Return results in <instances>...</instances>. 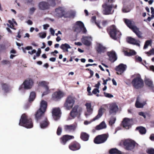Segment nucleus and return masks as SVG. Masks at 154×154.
<instances>
[{
  "label": "nucleus",
  "instance_id": "obj_1",
  "mask_svg": "<svg viewBox=\"0 0 154 154\" xmlns=\"http://www.w3.org/2000/svg\"><path fill=\"white\" fill-rule=\"evenodd\" d=\"M47 106V102L45 101L42 100L40 103V108L37 110L35 114V119L37 121L41 120L40 123V126L42 128H47L50 124L47 117L45 116Z\"/></svg>",
  "mask_w": 154,
  "mask_h": 154
},
{
  "label": "nucleus",
  "instance_id": "obj_2",
  "mask_svg": "<svg viewBox=\"0 0 154 154\" xmlns=\"http://www.w3.org/2000/svg\"><path fill=\"white\" fill-rule=\"evenodd\" d=\"M107 30L111 38L114 40L119 38L122 35L121 32L114 25H112L109 27Z\"/></svg>",
  "mask_w": 154,
  "mask_h": 154
},
{
  "label": "nucleus",
  "instance_id": "obj_3",
  "mask_svg": "<svg viewBox=\"0 0 154 154\" xmlns=\"http://www.w3.org/2000/svg\"><path fill=\"white\" fill-rule=\"evenodd\" d=\"M19 125L27 128H31L33 126L32 119L29 118L28 116L25 113L21 116Z\"/></svg>",
  "mask_w": 154,
  "mask_h": 154
},
{
  "label": "nucleus",
  "instance_id": "obj_4",
  "mask_svg": "<svg viewBox=\"0 0 154 154\" xmlns=\"http://www.w3.org/2000/svg\"><path fill=\"white\" fill-rule=\"evenodd\" d=\"M122 144L124 149L127 150L132 151L138 144L134 140L127 139L122 141Z\"/></svg>",
  "mask_w": 154,
  "mask_h": 154
},
{
  "label": "nucleus",
  "instance_id": "obj_5",
  "mask_svg": "<svg viewBox=\"0 0 154 154\" xmlns=\"http://www.w3.org/2000/svg\"><path fill=\"white\" fill-rule=\"evenodd\" d=\"M131 84L133 86L137 89L142 88L144 86L143 80L140 75L137 76L132 80Z\"/></svg>",
  "mask_w": 154,
  "mask_h": 154
},
{
  "label": "nucleus",
  "instance_id": "obj_6",
  "mask_svg": "<svg viewBox=\"0 0 154 154\" xmlns=\"http://www.w3.org/2000/svg\"><path fill=\"white\" fill-rule=\"evenodd\" d=\"M74 32L79 33L82 31V33L86 34L87 30L85 27L84 23L81 21H77L76 22L75 25L73 27Z\"/></svg>",
  "mask_w": 154,
  "mask_h": 154
},
{
  "label": "nucleus",
  "instance_id": "obj_7",
  "mask_svg": "<svg viewBox=\"0 0 154 154\" xmlns=\"http://www.w3.org/2000/svg\"><path fill=\"white\" fill-rule=\"evenodd\" d=\"M109 137L107 134H104L99 135L95 137L94 140V143L96 144H101L105 143Z\"/></svg>",
  "mask_w": 154,
  "mask_h": 154
},
{
  "label": "nucleus",
  "instance_id": "obj_8",
  "mask_svg": "<svg viewBox=\"0 0 154 154\" xmlns=\"http://www.w3.org/2000/svg\"><path fill=\"white\" fill-rule=\"evenodd\" d=\"M112 5H108L107 3H105L103 5L102 7L103 9V14L108 15L112 14L114 12V10H112Z\"/></svg>",
  "mask_w": 154,
  "mask_h": 154
},
{
  "label": "nucleus",
  "instance_id": "obj_9",
  "mask_svg": "<svg viewBox=\"0 0 154 154\" xmlns=\"http://www.w3.org/2000/svg\"><path fill=\"white\" fill-rule=\"evenodd\" d=\"M33 83V81L31 79H29L25 80L19 88V90L23 88L24 89H29L31 88Z\"/></svg>",
  "mask_w": 154,
  "mask_h": 154
},
{
  "label": "nucleus",
  "instance_id": "obj_10",
  "mask_svg": "<svg viewBox=\"0 0 154 154\" xmlns=\"http://www.w3.org/2000/svg\"><path fill=\"white\" fill-rule=\"evenodd\" d=\"M65 95V93L63 91L59 90L54 92L52 94L51 99L54 101L60 100Z\"/></svg>",
  "mask_w": 154,
  "mask_h": 154
},
{
  "label": "nucleus",
  "instance_id": "obj_11",
  "mask_svg": "<svg viewBox=\"0 0 154 154\" xmlns=\"http://www.w3.org/2000/svg\"><path fill=\"white\" fill-rule=\"evenodd\" d=\"M81 108L79 107L78 105H76L72 108V109L70 113V116L73 118H75L79 114V111H82Z\"/></svg>",
  "mask_w": 154,
  "mask_h": 154
},
{
  "label": "nucleus",
  "instance_id": "obj_12",
  "mask_svg": "<svg viewBox=\"0 0 154 154\" xmlns=\"http://www.w3.org/2000/svg\"><path fill=\"white\" fill-rule=\"evenodd\" d=\"M52 116L55 121L59 119L60 117L61 111L60 108H53L52 111Z\"/></svg>",
  "mask_w": 154,
  "mask_h": 154
},
{
  "label": "nucleus",
  "instance_id": "obj_13",
  "mask_svg": "<svg viewBox=\"0 0 154 154\" xmlns=\"http://www.w3.org/2000/svg\"><path fill=\"white\" fill-rule=\"evenodd\" d=\"M127 66L123 63L119 64L116 66L115 70L117 71L116 74L118 75H121L126 70Z\"/></svg>",
  "mask_w": 154,
  "mask_h": 154
},
{
  "label": "nucleus",
  "instance_id": "obj_14",
  "mask_svg": "<svg viewBox=\"0 0 154 154\" xmlns=\"http://www.w3.org/2000/svg\"><path fill=\"white\" fill-rule=\"evenodd\" d=\"M38 7L40 10L45 11L50 8V4L48 2L42 1L38 3Z\"/></svg>",
  "mask_w": 154,
  "mask_h": 154
},
{
  "label": "nucleus",
  "instance_id": "obj_15",
  "mask_svg": "<svg viewBox=\"0 0 154 154\" xmlns=\"http://www.w3.org/2000/svg\"><path fill=\"white\" fill-rule=\"evenodd\" d=\"M69 149L72 151H76L79 150L81 148L80 144L76 141H73L69 145Z\"/></svg>",
  "mask_w": 154,
  "mask_h": 154
},
{
  "label": "nucleus",
  "instance_id": "obj_16",
  "mask_svg": "<svg viewBox=\"0 0 154 154\" xmlns=\"http://www.w3.org/2000/svg\"><path fill=\"white\" fill-rule=\"evenodd\" d=\"M107 54L109 57V60L112 63H113L117 60V57L115 51H112L108 52Z\"/></svg>",
  "mask_w": 154,
  "mask_h": 154
},
{
  "label": "nucleus",
  "instance_id": "obj_17",
  "mask_svg": "<svg viewBox=\"0 0 154 154\" xmlns=\"http://www.w3.org/2000/svg\"><path fill=\"white\" fill-rule=\"evenodd\" d=\"M55 12L56 13V15L60 17H67L65 15V10L62 8L59 7L56 9Z\"/></svg>",
  "mask_w": 154,
  "mask_h": 154
},
{
  "label": "nucleus",
  "instance_id": "obj_18",
  "mask_svg": "<svg viewBox=\"0 0 154 154\" xmlns=\"http://www.w3.org/2000/svg\"><path fill=\"white\" fill-rule=\"evenodd\" d=\"M95 49L97 52L100 54L104 53L106 50V48L100 43L97 44Z\"/></svg>",
  "mask_w": 154,
  "mask_h": 154
},
{
  "label": "nucleus",
  "instance_id": "obj_19",
  "mask_svg": "<svg viewBox=\"0 0 154 154\" xmlns=\"http://www.w3.org/2000/svg\"><path fill=\"white\" fill-rule=\"evenodd\" d=\"M75 97H68V109L72 108L75 102Z\"/></svg>",
  "mask_w": 154,
  "mask_h": 154
},
{
  "label": "nucleus",
  "instance_id": "obj_20",
  "mask_svg": "<svg viewBox=\"0 0 154 154\" xmlns=\"http://www.w3.org/2000/svg\"><path fill=\"white\" fill-rule=\"evenodd\" d=\"M127 41L128 43L130 44L136 45L138 46H140V44L138 42H140L139 41H137L135 38L131 37H128L127 38Z\"/></svg>",
  "mask_w": 154,
  "mask_h": 154
},
{
  "label": "nucleus",
  "instance_id": "obj_21",
  "mask_svg": "<svg viewBox=\"0 0 154 154\" xmlns=\"http://www.w3.org/2000/svg\"><path fill=\"white\" fill-rule=\"evenodd\" d=\"M118 107L116 104H111L110 106L109 113L110 114L115 113L118 110Z\"/></svg>",
  "mask_w": 154,
  "mask_h": 154
},
{
  "label": "nucleus",
  "instance_id": "obj_22",
  "mask_svg": "<svg viewBox=\"0 0 154 154\" xmlns=\"http://www.w3.org/2000/svg\"><path fill=\"white\" fill-rule=\"evenodd\" d=\"M130 122V119H129L128 118H124L122 122L123 127L126 128L128 129L129 127L131 125Z\"/></svg>",
  "mask_w": 154,
  "mask_h": 154
},
{
  "label": "nucleus",
  "instance_id": "obj_23",
  "mask_svg": "<svg viewBox=\"0 0 154 154\" xmlns=\"http://www.w3.org/2000/svg\"><path fill=\"white\" fill-rule=\"evenodd\" d=\"M90 38L88 36H83L81 41L84 45L87 46H90L91 44V42L89 40Z\"/></svg>",
  "mask_w": 154,
  "mask_h": 154
},
{
  "label": "nucleus",
  "instance_id": "obj_24",
  "mask_svg": "<svg viewBox=\"0 0 154 154\" xmlns=\"http://www.w3.org/2000/svg\"><path fill=\"white\" fill-rule=\"evenodd\" d=\"M85 106L86 107L87 110L88 112V113L85 114L86 116L87 117L88 116L92 113L93 109L91 107V103H86L85 104Z\"/></svg>",
  "mask_w": 154,
  "mask_h": 154
},
{
  "label": "nucleus",
  "instance_id": "obj_25",
  "mask_svg": "<svg viewBox=\"0 0 154 154\" xmlns=\"http://www.w3.org/2000/svg\"><path fill=\"white\" fill-rule=\"evenodd\" d=\"M104 109H105L103 108H100L98 111L97 115L93 119V121H94L100 118L103 115L104 112L103 110Z\"/></svg>",
  "mask_w": 154,
  "mask_h": 154
},
{
  "label": "nucleus",
  "instance_id": "obj_26",
  "mask_svg": "<svg viewBox=\"0 0 154 154\" xmlns=\"http://www.w3.org/2000/svg\"><path fill=\"white\" fill-rule=\"evenodd\" d=\"M2 89L5 93L8 92L10 90V86L6 83H1Z\"/></svg>",
  "mask_w": 154,
  "mask_h": 154
},
{
  "label": "nucleus",
  "instance_id": "obj_27",
  "mask_svg": "<svg viewBox=\"0 0 154 154\" xmlns=\"http://www.w3.org/2000/svg\"><path fill=\"white\" fill-rule=\"evenodd\" d=\"M89 137V135L85 132H82L80 135V138L84 141L88 140Z\"/></svg>",
  "mask_w": 154,
  "mask_h": 154
},
{
  "label": "nucleus",
  "instance_id": "obj_28",
  "mask_svg": "<svg viewBox=\"0 0 154 154\" xmlns=\"http://www.w3.org/2000/svg\"><path fill=\"white\" fill-rule=\"evenodd\" d=\"M106 127V125L104 121L101 122L99 125L96 126L95 129L98 130L100 129L105 128Z\"/></svg>",
  "mask_w": 154,
  "mask_h": 154
},
{
  "label": "nucleus",
  "instance_id": "obj_29",
  "mask_svg": "<svg viewBox=\"0 0 154 154\" xmlns=\"http://www.w3.org/2000/svg\"><path fill=\"white\" fill-rule=\"evenodd\" d=\"M60 140L62 144L65 145L67 141V135H63L60 138Z\"/></svg>",
  "mask_w": 154,
  "mask_h": 154
},
{
  "label": "nucleus",
  "instance_id": "obj_30",
  "mask_svg": "<svg viewBox=\"0 0 154 154\" xmlns=\"http://www.w3.org/2000/svg\"><path fill=\"white\" fill-rule=\"evenodd\" d=\"M146 104V102H143V103H140L138 101V99H137L135 103V106L137 108H142Z\"/></svg>",
  "mask_w": 154,
  "mask_h": 154
},
{
  "label": "nucleus",
  "instance_id": "obj_31",
  "mask_svg": "<svg viewBox=\"0 0 154 154\" xmlns=\"http://www.w3.org/2000/svg\"><path fill=\"white\" fill-rule=\"evenodd\" d=\"M76 12L73 10H70L68 11V18L70 19H73L75 16Z\"/></svg>",
  "mask_w": 154,
  "mask_h": 154
},
{
  "label": "nucleus",
  "instance_id": "obj_32",
  "mask_svg": "<svg viewBox=\"0 0 154 154\" xmlns=\"http://www.w3.org/2000/svg\"><path fill=\"white\" fill-rule=\"evenodd\" d=\"M145 84L151 89H153L154 87L152 81L149 79H147L145 80Z\"/></svg>",
  "mask_w": 154,
  "mask_h": 154
},
{
  "label": "nucleus",
  "instance_id": "obj_33",
  "mask_svg": "<svg viewBox=\"0 0 154 154\" xmlns=\"http://www.w3.org/2000/svg\"><path fill=\"white\" fill-rule=\"evenodd\" d=\"M109 153L110 154H122V152L116 148L111 149L109 151Z\"/></svg>",
  "mask_w": 154,
  "mask_h": 154
},
{
  "label": "nucleus",
  "instance_id": "obj_34",
  "mask_svg": "<svg viewBox=\"0 0 154 154\" xmlns=\"http://www.w3.org/2000/svg\"><path fill=\"white\" fill-rule=\"evenodd\" d=\"M136 129L138 130L139 133L141 134H144L146 133V128L143 127H138L136 128Z\"/></svg>",
  "mask_w": 154,
  "mask_h": 154
},
{
  "label": "nucleus",
  "instance_id": "obj_35",
  "mask_svg": "<svg viewBox=\"0 0 154 154\" xmlns=\"http://www.w3.org/2000/svg\"><path fill=\"white\" fill-rule=\"evenodd\" d=\"M36 96L35 93L34 92H32L30 94V95L29 99V102H31L34 100Z\"/></svg>",
  "mask_w": 154,
  "mask_h": 154
},
{
  "label": "nucleus",
  "instance_id": "obj_36",
  "mask_svg": "<svg viewBox=\"0 0 154 154\" xmlns=\"http://www.w3.org/2000/svg\"><path fill=\"white\" fill-rule=\"evenodd\" d=\"M48 83H47L45 81H43L39 82L38 85L39 86L44 87L45 88H46L48 87Z\"/></svg>",
  "mask_w": 154,
  "mask_h": 154
},
{
  "label": "nucleus",
  "instance_id": "obj_37",
  "mask_svg": "<svg viewBox=\"0 0 154 154\" xmlns=\"http://www.w3.org/2000/svg\"><path fill=\"white\" fill-rule=\"evenodd\" d=\"M124 22L127 25V26L130 28L131 29L133 25H132L131 21L128 19H125Z\"/></svg>",
  "mask_w": 154,
  "mask_h": 154
},
{
  "label": "nucleus",
  "instance_id": "obj_38",
  "mask_svg": "<svg viewBox=\"0 0 154 154\" xmlns=\"http://www.w3.org/2000/svg\"><path fill=\"white\" fill-rule=\"evenodd\" d=\"M76 128V126L74 125H68V131L69 132L74 131Z\"/></svg>",
  "mask_w": 154,
  "mask_h": 154
},
{
  "label": "nucleus",
  "instance_id": "obj_39",
  "mask_svg": "<svg viewBox=\"0 0 154 154\" xmlns=\"http://www.w3.org/2000/svg\"><path fill=\"white\" fill-rule=\"evenodd\" d=\"M60 47V48L63 50V52L67 51V44H62Z\"/></svg>",
  "mask_w": 154,
  "mask_h": 154
},
{
  "label": "nucleus",
  "instance_id": "obj_40",
  "mask_svg": "<svg viewBox=\"0 0 154 154\" xmlns=\"http://www.w3.org/2000/svg\"><path fill=\"white\" fill-rule=\"evenodd\" d=\"M152 42V41L151 40H147L145 42L144 47L143 49H146L148 47V46L150 45L151 44Z\"/></svg>",
  "mask_w": 154,
  "mask_h": 154
},
{
  "label": "nucleus",
  "instance_id": "obj_41",
  "mask_svg": "<svg viewBox=\"0 0 154 154\" xmlns=\"http://www.w3.org/2000/svg\"><path fill=\"white\" fill-rule=\"evenodd\" d=\"M57 0H48L49 3L50 4V7L52 6L54 7L56 5V1Z\"/></svg>",
  "mask_w": 154,
  "mask_h": 154
},
{
  "label": "nucleus",
  "instance_id": "obj_42",
  "mask_svg": "<svg viewBox=\"0 0 154 154\" xmlns=\"http://www.w3.org/2000/svg\"><path fill=\"white\" fill-rule=\"evenodd\" d=\"M1 63L3 65H9V66L11 65V62L7 60H3L1 62Z\"/></svg>",
  "mask_w": 154,
  "mask_h": 154
},
{
  "label": "nucleus",
  "instance_id": "obj_43",
  "mask_svg": "<svg viewBox=\"0 0 154 154\" xmlns=\"http://www.w3.org/2000/svg\"><path fill=\"white\" fill-rule=\"evenodd\" d=\"M116 119L115 117H111L109 122V124L111 125H112L115 123Z\"/></svg>",
  "mask_w": 154,
  "mask_h": 154
},
{
  "label": "nucleus",
  "instance_id": "obj_44",
  "mask_svg": "<svg viewBox=\"0 0 154 154\" xmlns=\"http://www.w3.org/2000/svg\"><path fill=\"white\" fill-rule=\"evenodd\" d=\"M130 29H131L135 33L139 31V29L136 26L134 25H133L131 27Z\"/></svg>",
  "mask_w": 154,
  "mask_h": 154
},
{
  "label": "nucleus",
  "instance_id": "obj_45",
  "mask_svg": "<svg viewBox=\"0 0 154 154\" xmlns=\"http://www.w3.org/2000/svg\"><path fill=\"white\" fill-rule=\"evenodd\" d=\"M146 152L148 154H154V149L152 148H149L146 150Z\"/></svg>",
  "mask_w": 154,
  "mask_h": 154
},
{
  "label": "nucleus",
  "instance_id": "obj_46",
  "mask_svg": "<svg viewBox=\"0 0 154 154\" xmlns=\"http://www.w3.org/2000/svg\"><path fill=\"white\" fill-rule=\"evenodd\" d=\"M46 91L44 92L42 94V96L45 95L49 94L50 92V90L49 89V87L45 88Z\"/></svg>",
  "mask_w": 154,
  "mask_h": 154
},
{
  "label": "nucleus",
  "instance_id": "obj_47",
  "mask_svg": "<svg viewBox=\"0 0 154 154\" xmlns=\"http://www.w3.org/2000/svg\"><path fill=\"white\" fill-rule=\"evenodd\" d=\"M62 130L61 127L59 126L57 129V134L58 135H60L61 134Z\"/></svg>",
  "mask_w": 154,
  "mask_h": 154
},
{
  "label": "nucleus",
  "instance_id": "obj_48",
  "mask_svg": "<svg viewBox=\"0 0 154 154\" xmlns=\"http://www.w3.org/2000/svg\"><path fill=\"white\" fill-rule=\"evenodd\" d=\"M36 9L34 7H32L29 9V13L30 14H32L36 10Z\"/></svg>",
  "mask_w": 154,
  "mask_h": 154
},
{
  "label": "nucleus",
  "instance_id": "obj_49",
  "mask_svg": "<svg viewBox=\"0 0 154 154\" xmlns=\"http://www.w3.org/2000/svg\"><path fill=\"white\" fill-rule=\"evenodd\" d=\"M146 54H148V55H150L154 53V48H152L148 52H145Z\"/></svg>",
  "mask_w": 154,
  "mask_h": 154
},
{
  "label": "nucleus",
  "instance_id": "obj_50",
  "mask_svg": "<svg viewBox=\"0 0 154 154\" xmlns=\"http://www.w3.org/2000/svg\"><path fill=\"white\" fill-rule=\"evenodd\" d=\"M104 94L105 97L108 98H111L113 97V95H112V94H110L109 93H106L105 92H104Z\"/></svg>",
  "mask_w": 154,
  "mask_h": 154
},
{
  "label": "nucleus",
  "instance_id": "obj_51",
  "mask_svg": "<svg viewBox=\"0 0 154 154\" xmlns=\"http://www.w3.org/2000/svg\"><path fill=\"white\" fill-rule=\"evenodd\" d=\"M137 36L139 38H142V36H141L142 34V32L140 31H138L135 33Z\"/></svg>",
  "mask_w": 154,
  "mask_h": 154
},
{
  "label": "nucleus",
  "instance_id": "obj_52",
  "mask_svg": "<svg viewBox=\"0 0 154 154\" xmlns=\"http://www.w3.org/2000/svg\"><path fill=\"white\" fill-rule=\"evenodd\" d=\"M92 93L94 94H96V96L97 97H98L100 96L99 94H97V88H95L93 89L92 91Z\"/></svg>",
  "mask_w": 154,
  "mask_h": 154
},
{
  "label": "nucleus",
  "instance_id": "obj_53",
  "mask_svg": "<svg viewBox=\"0 0 154 154\" xmlns=\"http://www.w3.org/2000/svg\"><path fill=\"white\" fill-rule=\"evenodd\" d=\"M41 53V50L40 48H39L38 49V50L36 53V55L37 57H38L40 56V54Z\"/></svg>",
  "mask_w": 154,
  "mask_h": 154
},
{
  "label": "nucleus",
  "instance_id": "obj_54",
  "mask_svg": "<svg viewBox=\"0 0 154 154\" xmlns=\"http://www.w3.org/2000/svg\"><path fill=\"white\" fill-rule=\"evenodd\" d=\"M64 107L67 110V98L64 104Z\"/></svg>",
  "mask_w": 154,
  "mask_h": 154
},
{
  "label": "nucleus",
  "instance_id": "obj_55",
  "mask_svg": "<svg viewBox=\"0 0 154 154\" xmlns=\"http://www.w3.org/2000/svg\"><path fill=\"white\" fill-rule=\"evenodd\" d=\"M96 17L95 16H93L92 17L91 21L93 22H96Z\"/></svg>",
  "mask_w": 154,
  "mask_h": 154
},
{
  "label": "nucleus",
  "instance_id": "obj_56",
  "mask_svg": "<svg viewBox=\"0 0 154 154\" xmlns=\"http://www.w3.org/2000/svg\"><path fill=\"white\" fill-rule=\"evenodd\" d=\"M130 51L131 56L136 55V53L134 50H131Z\"/></svg>",
  "mask_w": 154,
  "mask_h": 154
},
{
  "label": "nucleus",
  "instance_id": "obj_57",
  "mask_svg": "<svg viewBox=\"0 0 154 154\" xmlns=\"http://www.w3.org/2000/svg\"><path fill=\"white\" fill-rule=\"evenodd\" d=\"M100 85V81H99L95 85V87L97 88H99Z\"/></svg>",
  "mask_w": 154,
  "mask_h": 154
},
{
  "label": "nucleus",
  "instance_id": "obj_58",
  "mask_svg": "<svg viewBox=\"0 0 154 154\" xmlns=\"http://www.w3.org/2000/svg\"><path fill=\"white\" fill-rule=\"evenodd\" d=\"M122 11L124 13H127L130 11V10L127 8H123L122 9Z\"/></svg>",
  "mask_w": 154,
  "mask_h": 154
},
{
  "label": "nucleus",
  "instance_id": "obj_59",
  "mask_svg": "<svg viewBox=\"0 0 154 154\" xmlns=\"http://www.w3.org/2000/svg\"><path fill=\"white\" fill-rule=\"evenodd\" d=\"M74 137L73 136L69 135H68V141L72 139H74Z\"/></svg>",
  "mask_w": 154,
  "mask_h": 154
},
{
  "label": "nucleus",
  "instance_id": "obj_60",
  "mask_svg": "<svg viewBox=\"0 0 154 154\" xmlns=\"http://www.w3.org/2000/svg\"><path fill=\"white\" fill-rule=\"evenodd\" d=\"M0 49L1 50H5V45H0Z\"/></svg>",
  "mask_w": 154,
  "mask_h": 154
},
{
  "label": "nucleus",
  "instance_id": "obj_61",
  "mask_svg": "<svg viewBox=\"0 0 154 154\" xmlns=\"http://www.w3.org/2000/svg\"><path fill=\"white\" fill-rule=\"evenodd\" d=\"M36 52V51L35 49H33L31 52H30V51H28V53L31 54H32L34 53H35Z\"/></svg>",
  "mask_w": 154,
  "mask_h": 154
},
{
  "label": "nucleus",
  "instance_id": "obj_62",
  "mask_svg": "<svg viewBox=\"0 0 154 154\" xmlns=\"http://www.w3.org/2000/svg\"><path fill=\"white\" fill-rule=\"evenodd\" d=\"M49 26V25L48 24H45L43 25V28L44 29H47L48 27Z\"/></svg>",
  "mask_w": 154,
  "mask_h": 154
},
{
  "label": "nucleus",
  "instance_id": "obj_63",
  "mask_svg": "<svg viewBox=\"0 0 154 154\" xmlns=\"http://www.w3.org/2000/svg\"><path fill=\"white\" fill-rule=\"evenodd\" d=\"M125 54L126 55H127L128 56H131V54H130V51L129 52H128V51H125Z\"/></svg>",
  "mask_w": 154,
  "mask_h": 154
},
{
  "label": "nucleus",
  "instance_id": "obj_64",
  "mask_svg": "<svg viewBox=\"0 0 154 154\" xmlns=\"http://www.w3.org/2000/svg\"><path fill=\"white\" fill-rule=\"evenodd\" d=\"M102 25L104 26H106L107 24V21L106 20H104L102 22Z\"/></svg>",
  "mask_w": 154,
  "mask_h": 154
}]
</instances>
